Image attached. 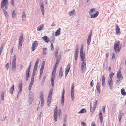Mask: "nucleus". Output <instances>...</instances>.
I'll return each mask as SVG.
<instances>
[{"label":"nucleus","mask_w":126,"mask_h":126,"mask_svg":"<svg viewBox=\"0 0 126 126\" xmlns=\"http://www.w3.org/2000/svg\"><path fill=\"white\" fill-rule=\"evenodd\" d=\"M95 9L94 8H92L91 9L89 12V14L91 16V18H94L96 17L98 15L99 12L97 11L95 12V14L93 15L94 14V12L95 11Z\"/></svg>","instance_id":"f257e3e1"},{"label":"nucleus","mask_w":126,"mask_h":126,"mask_svg":"<svg viewBox=\"0 0 126 126\" xmlns=\"http://www.w3.org/2000/svg\"><path fill=\"white\" fill-rule=\"evenodd\" d=\"M1 8L3 9L4 7L7 9L8 6V0H2L1 3Z\"/></svg>","instance_id":"f03ea898"},{"label":"nucleus","mask_w":126,"mask_h":126,"mask_svg":"<svg viewBox=\"0 0 126 126\" xmlns=\"http://www.w3.org/2000/svg\"><path fill=\"white\" fill-rule=\"evenodd\" d=\"M71 100L73 101L74 99V83L71 85Z\"/></svg>","instance_id":"7ed1b4c3"},{"label":"nucleus","mask_w":126,"mask_h":126,"mask_svg":"<svg viewBox=\"0 0 126 126\" xmlns=\"http://www.w3.org/2000/svg\"><path fill=\"white\" fill-rule=\"evenodd\" d=\"M119 41H118L117 43H115L114 45V48L115 52L116 53L119 52L120 50L119 47Z\"/></svg>","instance_id":"20e7f679"},{"label":"nucleus","mask_w":126,"mask_h":126,"mask_svg":"<svg viewBox=\"0 0 126 126\" xmlns=\"http://www.w3.org/2000/svg\"><path fill=\"white\" fill-rule=\"evenodd\" d=\"M13 70L15 71L16 67V57L15 55L12 64Z\"/></svg>","instance_id":"39448f33"},{"label":"nucleus","mask_w":126,"mask_h":126,"mask_svg":"<svg viewBox=\"0 0 126 126\" xmlns=\"http://www.w3.org/2000/svg\"><path fill=\"white\" fill-rule=\"evenodd\" d=\"M38 42L36 41H33L32 44V46L31 47L32 51H34L36 48L38 46Z\"/></svg>","instance_id":"423d86ee"},{"label":"nucleus","mask_w":126,"mask_h":126,"mask_svg":"<svg viewBox=\"0 0 126 126\" xmlns=\"http://www.w3.org/2000/svg\"><path fill=\"white\" fill-rule=\"evenodd\" d=\"M39 5L42 14L43 16H44L45 14L44 7L43 2L42 0L40 2Z\"/></svg>","instance_id":"0eeeda50"},{"label":"nucleus","mask_w":126,"mask_h":126,"mask_svg":"<svg viewBox=\"0 0 126 126\" xmlns=\"http://www.w3.org/2000/svg\"><path fill=\"white\" fill-rule=\"evenodd\" d=\"M97 100L94 103V106L93 107V109H92V105H91V103H90V111L91 112H93L94 110H95V107L97 105Z\"/></svg>","instance_id":"6e6552de"},{"label":"nucleus","mask_w":126,"mask_h":126,"mask_svg":"<svg viewBox=\"0 0 126 126\" xmlns=\"http://www.w3.org/2000/svg\"><path fill=\"white\" fill-rule=\"evenodd\" d=\"M64 89L63 88V90L62 93V94L61 104L63 106L64 102Z\"/></svg>","instance_id":"1a4fd4ad"},{"label":"nucleus","mask_w":126,"mask_h":126,"mask_svg":"<svg viewBox=\"0 0 126 126\" xmlns=\"http://www.w3.org/2000/svg\"><path fill=\"white\" fill-rule=\"evenodd\" d=\"M81 72L83 73L85 70H86V65L84 62H82L81 64Z\"/></svg>","instance_id":"9d476101"},{"label":"nucleus","mask_w":126,"mask_h":126,"mask_svg":"<svg viewBox=\"0 0 126 126\" xmlns=\"http://www.w3.org/2000/svg\"><path fill=\"white\" fill-rule=\"evenodd\" d=\"M108 82L111 90L112 89L113 82L112 79H109L108 80Z\"/></svg>","instance_id":"9b49d317"},{"label":"nucleus","mask_w":126,"mask_h":126,"mask_svg":"<svg viewBox=\"0 0 126 126\" xmlns=\"http://www.w3.org/2000/svg\"><path fill=\"white\" fill-rule=\"evenodd\" d=\"M42 38L44 41L47 43L50 40L49 38L46 35L42 37Z\"/></svg>","instance_id":"f8f14e48"},{"label":"nucleus","mask_w":126,"mask_h":126,"mask_svg":"<svg viewBox=\"0 0 126 126\" xmlns=\"http://www.w3.org/2000/svg\"><path fill=\"white\" fill-rule=\"evenodd\" d=\"M117 75L118 79H121L123 78L122 75L120 71L117 72Z\"/></svg>","instance_id":"ddd939ff"},{"label":"nucleus","mask_w":126,"mask_h":126,"mask_svg":"<svg viewBox=\"0 0 126 126\" xmlns=\"http://www.w3.org/2000/svg\"><path fill=\"white\" fill-rule=\"evenodd\" d=\"M115 30L117 34L118 35L120 34V29L117 25H116Z\"/></svg>","instance_id":"4468645a"},{"label":"nucleus","mask_w":126,"mask_h":126,"mask_svg":"<svg viewBox=\"0 0 126 126\" xmlns=\"http://www.w3.org/2000/svg\"><path fill=\"white\" fill-rule=\"evenodd\" d=\"M61 29L59 28L56 31L55 33V35L57 36L59 35L60 33Z\"/></svg>","instance_id":"2eb2a0df"},{"label":"nucleus","mask_w":126,"mask_h":126,"mask_svg":"<svg viewBox=\"0 0 126 126\" xmlns=\"http://www.w3.org/2000/svg\"><path fill=\"white\" fill-rule=\"evenodd\" d=\"M83 48H82V47L81 48L80 51V57L85 56V53H83Z\"/></svg>","instance_id":"dca6fc26"},{"label":"nucleus","mask_w":126,"mask_h":126,"mask_svg":"<svg viewBox=\"0 0 126 126\" xmlns=\"http://www.w3.org/2000/svg\"><path fill=\"white\" fill-rule=\"evenodd\" d=\"M96 88L97 91H98L99 93H100V88L99 86V82H97L96 86Z\"/></svg>","instance_id":"f3484780"},{"label":"nucleus","mask_w":126,"mask_h":126,"mask_svg":"<svg viewBox=\"0 0 126 126\" xmlns=\"http://www.w3.org/2000/svg\"><path fill=\"white\" fill-rule=\"evenodd\" d=\"M30 71L28 70H27L26 74V81H27L29 77V73L30 72Z\"/></svg>","instance_id":"a211bd4d"},{"label":"nucleus","mask_w":126,"mask_h":126,"mask_svg":"<svg viewBox=\"0 0 126 126\" xmlns=\"http://www.w3.org/2000/svg\"><path fill=\"white\" fill-rule=\"evenodd\" d=\"M99 118L101 122L102 123L103 122V116L102 113L100 111L99 113Z\"/></svg>","instance_id":"6ab92c4d"},{"label":"nucleus","mask_w":126,"mask_h":126,"mask_svg":"<svg viewBox=\"0 0 126 126\" xmlns=\"http://www.w3.org/2000/svg\"><path fill=\"white\" fill-rule=\"evenodd\" d=\"M33 97V94L32 93H29V99H31V100H32Z\"/></svg>","instance_id":"aec40b11"},{"label":"nucleus","mask_w":126,"mask_h":126,"mask_svg":"<svg viewBox=\"0 0 126 126\" xmlns=\"http://www.w3.org/2000/svg\"><path fill=\"white\" fill-rule=\"evenodd\" d=\"M34 73L33 72V75L32 76V78L31 79V81L30 82V84H33L34 81Z\"/></svg>","instance_id":"412c9836"},{"label":"nucleus","mask_w":126,"mask_h":126,"mask_svg":"<svg viewBox=\"0 0 126 126\" xmlns=\"http://www.w3.org/2000/svg\"><path fill=\"white\" fill-rule=\"evenodd\" d=\"M53 88H51V90H50L48 96V97H50L52 98V92H53Z\"/></svg>","instance_id":"4be33fe9"},{"label":"nucleus","mask_w":126,"mask_h":126,"mask_svg":"<svg viewBox=\"0 0 126 126\" xmlns=\"http://www.w3.org/2000/svg\"><path fill=\"white\" fill-rule=\"evenodd\" d=\"M52 99V98H51L50 97H48V99L47 100V106L48 107H49V104H50L51 103V99Z\"/></svg>","instance_id":"5701e85b"},{"label":"nucleus","mask_w":126,"mask_h":126,"mask_svg":"<svg viewBox=\"0 0 126 126\" xmlns=\"http://www.w3.org/2000/svg\"><path fill=\"white\" fill-rule=\"evenodd\" d=\"M14 84L12 85V86L11 88L10 89V92L11 94H12L13 91L14 89Z\"/></svg>","instance_id":"b1692460"},{"label":"nucleus","mask_w":126,"mask_h":126,"mask_svg":"<svg viewBox=\"0 0 126 126\" xmlns=\"http://www.w3.org/2000/svg\"><path fill=\"white\" fill-rule=\"evenodd\" d=\"M44 27V25L43 24H42L40 26H39L37 28V30L39 31L42 30Z\"/></svg>","instance_id":"393cba45"},{"label":"nucleus","mask_w":126,"mask_h":126,"mask_svg":"<svg viewBox=\"0 0 126 126\" xmlns=\"http://www.w3.org/2000/svg\"><path fill=\"white\" fill-rule=\"evenodd\" d=\"M16 17V12L15 10H13L12 13V17L13 18H14Z\"/></svg>","instance_id":"a878e982"},{"label":"nucleus","mask_w":126,"mask_h":126,"mask_svg":"<svg viewBox=\"0 0 126 126\" xmlns=\"http://www.w3.org/2000/svg\"><path fill=\"white\" fill-rule=\"evenodd\" d=\"M25 13L24 12H23L22 13V19L23 20H25L26 19Z\"/></svg>","instance_id":"bb28decb"},{"label":"nucleus","mask_w":126,"mask_h":126,"mask_svg":"<svg viewBox=\"0 0 126 126\" xmlns=\"http://www.w3.org/2000/svg\"><path fill=\"white\" fill-rule=\"evenodd\" d=\"M23 38V34L22 33H21L20 34L19 41H22Z\"/></svg>","instance_id":"cd10ccee"},{"label":"nucleus","mask_w":126,"mask_h":126,"mask_svg":"<svg viewBox=\"0 0 126 126\" xmlns=\"http://www.w3.org/2000/svg\"><path fill=\"white\" fill-rule=\"evenodd\" d=\"M105 77L104 75H103L102 76V86H104L105 83Z\"/></svg>","instance_id":"c85d7f7f"},{"label":"nucleus","mask_w":126,"mask_h":126,"mask_svg":"<svg viewBox=\"0 0 126 126\" xmlns=\"http://www.w3.org/2000/svg\"><path fill=\"white\" fill-rule=\"evenodd\" d=\"M121 94L124 95H126V92H125V90L124 89H122L121 90Z\"/></svg>","instance_id":"c756f323"},{"label":"nucleus","mask_w":126,"mask_h":126,"mask_svg":"<svg viewBox=\"0 0 126 126\" xmlns=\"http://www.w3.org/2000/svg\"><path fill=\"white\" fill-rule=\"evenodd\" d=\"M75 13V11L74 10H72L69 13V15L70 16H72Z\"/></svg>","instance_id":"7c9ffc66"},{"label":"nucleus","mask_w":126,"mask_h":126,"mask_svg":"<svg viewBox=\"0 0 126 126\" xmlns=\"http://www.w3.org/2000/svg\"><path fill=\"white\" fill-rule=\"evenodd\" d=\"M43 53L44 55H45L47 53V48H43Z\"/></svg>","instance_id":"2f4dec72"},{"label":"nucleus","mask_w":126,"mask_h":126,"mask_svg":"<svg viewBox=\"0 0 126 126\" xmlns=\"http://www.w3.org/2000/svg\"><path fill=\"white\" fill-rule=\"evenodd\" d=\"M70 64H71L70 63H69L68 64L67 67H66V70H68V71H69L70 68Z\"/></svg>","instance_id":"473e14b6"},{"label":"nucleus","mask_w":126,"mask_h":126,"mask_svg":"<svg viewBox=\"0 0 126 126\" xmlns=\"http://www.w3.org/2000/svg\"><path fill=\"white\" fill-rule=\"evenodd\" d=\"M57 114H54V120L55 121H57Z\"/></svg>","instance_id":"72a5a7b5"},{"label":"nucleus","mask_w":126,"mask_h":126,"mask_svg":"<svg viewBox=\"0 0 126 126\" xmlns=\"http://www.w3.org/2000/svg\"><path fill=\"white\" fill-rule=\"evenodd\" d=\"M40 98L41 99H44V96H43V93L42 92H41L40 94Z\"/></svg>","instance_id":"f704fd0d"},{"label":"nucleus","mask_w":126,"mask_h":126,"mask_svg":"<svg viewBox=\"0 0 126 126\" xmlns=\"http://www.w3.org/2000/svg\"><path fill=\"white\" fill-rule=\"evenodd\" d=\"M85 110L86 111V110H85V109H82L80 110V111L79 112V113H84Z\"/></svg>","instance_id":"c9c22d12"},{"label":"nucleus","mask_w":126,"mask_h":126,"mask_svg":"<svg viewBox=\"0 0 126 126\" xmlns=\"http://www.w3.org/2000/svg\"><path fill=\"white\" fill-rule=\"evenodd\" d=\"M22 41H19V44L18 46V49L20 48L22 46Z\"/></svg>","instance_id":"e433bc0d"},{"label":"nucleus","mask_w":126,"mask_h":126,"mask_svg":"<svg viewBox=\"0 0 126 126\" xmlns=\"http://www.w3.org/2000/svg\"><path fill=\"white\" fill-rule=\"evenodd\" d=\"M58 49L56 51H55V58H57V55H58Z\"/></svg>","instance_id":"4c0bfd02"},{"label":"nucleus","mask_w":126,"mask_h":126,"mask_svg":"<svg viewBox=\"0 0 126 126\" xmlns=\"http://www.w3.org/2000/svg\"><path fill=\"white\" fill-rule=\"evenodd\" d=\"M89 34L88 35V37L87 39L91 40V36L92 34V32H90Z\"/></svg>","instance_id":"58836bf2"},{"label":"nucleus","mask_w":126,"mask_h":126,"mask_svg":"<svg viewBox=\"0 0 126 126\" xmlns=\"http://www.w3.org/2000/svg\"><path fill=\"white\" fill-rule=\"evenodd\" d=\"M118 119L119 120V122H120L121 121V120L122 119V115L121 114V113H119L118 114Z\"/></svg>","instance_id":"ea45409f"},{"label":"nucleus","mask_w":126,"mask_h":126,"mask_svg":"<svg viewBox=\"0 0 126 126\" xmlns=\"http://www.w3.org/2000/svg\"><path fill=\"white\" fill-rule=\"evenodd\" d=\"M60 59L59 58H57V60L56 61L55 63L58 64L59 63V62L60 61Z\"/></svg>","instance_id":"a19ab883"},{"label":"nucleus","mask_w":126,"mask_h":126,"mask_svg":"<svg viewBox=\"0 0 126 126\" xmlns=\"http://www.w3.org/2000/svg\"><path fill=\"white\" fill-rule=\"evenodd\" d=\"M114 73L111 72V73L109 75V77L110 78V79H112V78L113 75H114Z\"/></svg>","instance_id":"79ce46f5"},{"label":"nucleus","mask_w":126,"mask_h":126,"mask_svg":"<svg viewBox=\"0 0 126 126\" xmlns=\"http://www.w3.org/2000/svg\"><path fill=\"white\" fill-rule=\"evenodd\" d=\"M44 99H40L41 106H43L44 105Z\"/></svg>","instance_id":"37998d69"},{"label":"nucleus","mask_w":126,"mask_h":126,"mask_svg":"<svg viewBox=\"0 0 126 126\" xmlns=\"http://www.w3.org/2000/svg\"><path fill=\"white\" fill-rule=\"evenodd\" d=\"M3 13H4V15L5 16H7L8 13L5 9H3Z\"/></svg>","instance_id":"c03bdc74"},{"label":"nucleus","mask_w":126,"mask_h":126,"mask_svg":"<svg viewBox=\"0 0 126 126\" xmlns=\"http://www.w3.org/2000/svg\"><path fill=\"white\" fill-rule=\"evenodd\" d=\"M55 76L53 75H52L51 78V81L54 82V80L55 79Z\"/></svg>","instance_id":"a18cd8bd"},{"label":"nucleus","mask_w":126,"mask_h":126,"mask_svg":"<svg viewBox=\"0 0 126 126\" xmlns=\"http://www.w3.org/2000/svg\"><path fill=\"white\" fill-rule=\"evenodd\" d=\"M9 64L8 63H6L5 65V68L7 70H8L9 68Z\"/></svg>","instance_id":"49530a36"},{"label":"nucleus","mask_w":126,"mask_h":126,"mask_svg":"<svg viewBox=\"0 0 126 126\" xmlns=\"http://www.w3.org/2000/svg\"><path fill=\"white\" fill-rule=\"evenodd\" d=\"M78 44H77L75 47V51H78Z\"/></svg>","instance_id":"de8ad7c7"},{"label":"nucleus","mask_w":126,"mask_h":126,"mask_svg":"<svg viewBox=\"0 0 126 126\" xmlns=\"http://www.w3.org/2000/svg\"><path fill=\"white\" fill-rule=\"evenodd\" d=\"M81 61L84 62L85 60V56L81 57Z\"/></svg>","instance_id":"09e8293b"},{"label":"nucleus","mask_w":126,"mask_h":126,"mask_svg":"<svg viewBox=\"0 0 126 126\" xmlns=\"http://www.w3.org/2000/svg\"><path fill=\"white\" fill-rule=\"evenodd\" d=\"M115 59V55L114 53H113L112 57V59L114 60Z\"/></svg>","instance_id":"8fccbe9b"},{"label":"nucleus","mask_w":126,"mask_h":126,"mask_svg":"<svg viewBox=\"0 0 126 126\" xmlns=\"http://www.w3.org/2000/svg\"><path fill=\"white\" fill-rule=\"evenodd\" d=\"M44 69V67H43V66H41L40 70V72H43Z\"/></svg>","instance_id":"3c124183"},{"label":"nucleus","mask_w":126,"mask_h":126,"mask_svg":"<svg viewBox=\"0 0 126 126\" xmlns=\"http://www.w3.org/2000/svg\"><path fill=\"white\" fill-rule=\"evenodd\" d=\"M81 124L83 126H86V124L84 123V122L82 121L81 122Z\"/></svg>","instance_id":"603ef678"},{"label":"nucleus","mask_w":126,"mask_h":126,"mask_svg":"<svg viewBox=\"0 0 126 126\" xmlns=\"http://www.w3.org/2000/svg\"><path fill=\"white\" fill-rule=\"evenodd\" d=\"M78 51H75V56H78Z\"/></svg>","instance_id":"864d4df0"},{"label":"nucleus","mask_w":126,"mask_h":126,"mask_svg":"<svg viewBox=\"0 0 126 126\" xmlns=\"http://www.w3.org/2000/svg\"><path fill=\"white\" fill-rule=\"evenodd\" d=\"M32 84H30L29 87V91H30L31 90V88L32 87Z\"/></svg>","instance_id":"5fc2aeb1"},{"label":"nucleus","mask_w":126,"mask_h":126,"mask_svg":"<svg viewBox=\"0 0 126 126\" xmlns=\"http://www.w3.org/2000/svg\"><path fill=\"white\" fill-rule=\"evenodd\" d=\"M63 76V72H59V76L60 78H61Z\"/></svg>","instance_id":"6e6d98bb"},{"label":"nucleus","mask_w":126,"mask_h":126,"mask_svg":"<svg viewBox=\"0 0 126 126\" xmlns=\"http://www.w3.org/2000/svg\"><path fill=\"white\" fill-rule=\"evenodd\" d=\"M90 42L91 40L87 39V43L88 46H89L90 45Z\"/></svg>","instance_id":"4d7b16f0"},{"label":"nucleus","mask_w":126,"mask_h":126,"mask_svg":"<svg viewBox=\"0 0 126 126\" xmlns=\"http://www.w3.org/2000/svg\"><path fill=\"white\" fill-rule=\"evenodd\" d=\"M69 71L68 70H65V76L66 77L67 75L68 74L69 72Z\"/></svg>","instance_id":"13d9d810"},{"label":"nucleus","mask_w":126,"mask_h":126,"mask_svg":"<svg viewBox=\"0 0 126 126\" xmlns=\"http://www.w3.org/2000/svg\"><path fill=\"white\" fill-rule=\"evenodd\" d=\"M105 106H103V107L102 108V110L103 113H105Z\"/></svg>","instance_id":"bf43d9fd"},{"label":"nucleus","mask_w":126,"mask_h":126,"mask_svg":"<svg viewBox=\"0 0 126 126\" xmlns=\"http://www.w3.org/2000/svg\"><path fill=\"white\" fill-rule=\"evenodd\" d=\"M37 69V68L35 67H34L33 71V72L34 74L35 73H34V72L36 71ZM32 74L33 75V73H32Z\"/></svg>","instance_id":"052dcab7"},{"label":"nucleus","mask_w":126,"mask_h":126,"mask_svg":"<svg viewBox=\"0 0 126 126\" xmlns=\"http://www.w3.org/2000/svg\"><path fill=\"white\" fill-rule=\"evenodd\" d=\"M1 96L2 100H3L4 98V94L3 93H2L1 94Z\"/></svg>","instance_id":"680f3d73"},{"label":"nucleus","mask_w":126,"mask_h":126,"mask_svg":"<svg viewBox=\"0 0 126 126\" xmlns=\"http://www.w3.org/2000/svg\"><path fill=\"white\" fill-rule=\"evenodd\" d=\"M22 84L21 83L20 85L19 86V88L20 89H21V90H22Z\"/></svg>","instance_id":"e2e57ef3"},{"label":"nucleus","mask_w":126,"mask_h":126,"mask_svg":"<svg viewBox=\"0 0 126 126\" xmlns=\"http://www.w3.org/2000/svg\"><path fill=\"white\" fill-rule=\"evenodd\" d=\"M50 47L51 49L53 50L54 49V47L53 46V45L52 43H51Z\"/></svg>","instance_id":"0e129e2a"},{"label":"nucleus","mask_w":126,"mask_h":126,"mask_svg":"<svg viewBox=\"0 0 126 126\" xmlns=\"http://www.w3.org/2000/svg\"><path fill=\"white\" fill-rule=\"evenodd\" d=\"M58 65V64L55 63L54 65V68H55V69H56Z\"/></svg>","instance_id":"69168bd1"},{"label":"nucleus","mask_w":126,"mask_h":126,"mask_svg":"<svg viewBox=\"0 0 126 126\" xmlns=\"http://www.w3.org/2000/svg\"><path fill=\"white\" fill-rule=\"evenodd\" d=\"M61 109H59V114L58 115L59 116H60V115H61Z\"/></svg>","instance_id":"338daca9"},{"label":"nucleus","mask_w":126,"mask_h":126,"mask_svg":"<svg viewBox=\"0 0 126 126\" xmlns=\"http://www.w3.org/2000/svg\"><path fill=\"white\" fill-rule=\"evenodd\" d=\"M11 3L12 5H14V0H11Z\"/></svg>","instance_id":"774afa93"}]
</instances>
